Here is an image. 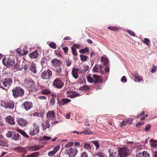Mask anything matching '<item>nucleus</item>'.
I'll use <instances>...</instances> for the list:
<instances>
[{
  "label": "nucleus",
  "mask_w": 157,
  "mask_h": 157,
  "mask_svg": "<svg viewBox=\"0 0 157 157\" xmlns=\"http://www.w3.org/2000/svg\"><path fill=\"white\" fill-rule=\"evenodd\" d=\"M4 78L0 82V88L5 89L4 88H8L10 87L13 83L12 74L9 72H6L4 74Z\"/></svg>",
  "instance_id": "f257e3e1"
},
{
  "label": "nucleus",
  "mask_w": 157,
  "mask_h": 157,
  "mask_svg": "<svg viewBox=\"0 0 157 157\" xmlns=\"http://www.w3.org/2000/svg\"><path fill=\"white\" fill-rule=\"evenodd\" d=\"M86 77L88 81L90 83L94 82L95 84L100 83H102L103 79L99 75H94L91 76L90 74L87 75Z\"/></svg>",
  "instance_id": "f03ea898"
},
{
  "label": "nucleus",
  "mask_w": 157,
  "mask_h": 157,
  "mask_svg": "<svg viewBox=\"0 0 157 157\" xmlns=\"http://www.w3.org/2000/svg\"><path fill=\"white\" fill-rule=\"evenodd\" d=\"M13 95L15 98L22 97L24 94L25 91L20 86H17L12 90Z\"/></svg>",
  "instance_id": "7ed1b4c3"
},
{
  "label": "nucleus",
  "mask_w": 157,
  "mask_h": 157,
  "mask_svg": "<svg viewBox=\"0 0 157 157\" xmlns=\"http://www.w3.org/2000/svg\"><path fill=\"white\" fill-rule=\"evenodd\" d=\"M29 66V64L22 62L16 63L14 66V68L18 70L21 71L24 73H26Z\"/></svg>",
  "instance_id": "20e7f679"
},
{
  "label": "nucleus",
  "mask_w": 157,
  "mask_h": 157,
  "mask_svg": "<svg viewBox=\"0 0 157 157\" xmlns=\"http://www.w3.org/2000/svg\"><path fill=\"white\" fill-rule=\"evenodd\" d=\"M130 154V149L126 147H119L118 149V155L120 157H126Z\"/></svg>",
  "instance_id": "39448f33"
},
{
  "label": "nucleus",
  "mask_w": 157,
  "mask_h": 157,
  "mask_svg": "<svg viewBox=\"0 0 157 157\" xmlns=\"http://www.w3.org/2000/svg\"><path fill=\"white\" fill-rule=\"evenodd\" d=\"M52 75V72L49 69L43 71L41 75V78L44 80L50 79Z\"/></svg>",
  "instance_id": "423d86ee"
},
{
  "label": "nucleus",
  "mask_w": 157,
  "mask_h": 157,
  "mask_svg": "<svg viewBox=\"0 0 157 157\" xmlns=\"http://www.w3.org/2000/svg\"><path fill=\"white\" fill-rule=\"evenodd\" d=\"M65 152L69 157H74L78 153V151L75 148L70 147L67 148L65 150Z\"/></svg>",
  "instance_id": "0eeeda50"
},
{
  "label": "nucleus",
  "mask_w": 157,
  "mask_h": 157,
  "mask_svg": "<svg viewBox=\"0 0 157 157\" xmlns=\"http://www.w3.org/2000/svg\"><path fill=\"white\" fill-rule=\"evenodd\" d=\"M2 62L5 66L8 67L12 66L14 64V60L13 59L10 57L7 59L4 58L2 60Z\"/></svg>",
  "instance_id": "6e6552de"
},
{
  "label": "nucleus",
  "mask_w": 157,
  "mask_h": 157,
  "mask_svg": "<svg viewBox=\"0 0 157 157\" xmlns=\"http://www.w3.org/2000/svg\"><path fill=\"white\" fill-rule=\"evenodd\" d=\"M64 82L59 78H57L55 79L52 83L53 86L58 89L62 88L64 86Z\"/></svg>",
  "instance_id": "1a4fd4ad"
},
{
  "label": "nucleus",
  "mask_w": 157,
  "mask_h": 157,
  "mask_svg": "<svg viewBox=\"0 0 157 157\" xmlns=\"http://www.w3.org/2000/svg\"><path fill=\"white\" fill-rule=\"evenodd\" d=\"M30 134L31 136H34L37 134L39 131V125L36 123L33 124V127L29 129Z\"/></svg>",
  "instance_id": "9d476101"
},
{
  "label": "nucleus",
  "mask_w": 157,
  "mask_h": 157,
  "mask_svg": "<svg viewBox=\"0 0 157 157\" xmlns=\"http://www.w3.org/2000/svg\"><path fill=\"white\" fill-rule=\"evenodd\" d=\"M1 105L5 108H10L13 109L14 107V103L13 101H2L1 102Z\"/></svg>",
  "instance_id": "9b49d317"
},
{
  "label": "nucleus",
  "mask_w": 157,
  "mask_h": 157,
  "mask_svg": "<svg viewBox=\"0 0 157 157\" xmlns=\"http://www.w3.org/2000/svg\"><path fill=\"white\" fill-rule=\"evenodd\" d=\"M43 147V146L41 145H34L29 146L28 149L30 151H34L39 150Z\"/></svg>",
  "instance_id": "f8f14e48"
},
{
  "label": "nucleus",
  "mask_w": 157,
  "mask_h": 157,
  "mask_svg": "<svg viewBox=\"0 0 157 157\" xmlns=\"http://www.w3.org/2000/svg\"><path fill=\"white\" fill-rule=\"evenodd\" d=\"M103 67L101 65H96L94 67L93 71L94 72H99L101 74L104 73V71L102 70Z\"/></svg>",
  "instance_id": "ddd939ff"
},
{
  "label": "nucleus",
  "mask_w": 157,
  "mask_h": 157,
  "mask_svg": "<svg viewBox=\"0 0 157 157\" xmlns=\"http://www.w3.org/2000/svg\"><path fill=\"white\" fill-rule=\"evenodd\" d=\"M55 117V113L53 110L49 111L47 113V117L49 120L53 119Z\"/></svg>",
  "instance_id": "4468645a"
},
{
  "label": "nucleus",
  "mask_w": 157,
  "mask_h": 157,
  "mask_svg": "<svg viewBox=\"0 0 157 157\" xmlns=\"http://www.w3.org/2000/svg\"><path fill=\"white\" fill-rule=\"evenodd\" d=\"M25 109L28 111L33 107V104L30 102L26 101L23 104Z\"/></svg>",
  "instance_id": "2eb2a0df"
},
{
  "label": "nucleus",
  "mask_w": 157,
  "mask_h": 157,
  "mask_svg": "<svg viewBox=\"0 0 157 157\" xmlns=\"http://www.w3.org/2000/svg\"><path fill=\"white\" fill-rule=\"evenodd\" d=\"M67 94H68L67 95V97L72 98L80 95L79 94L75 92L68 91L67 92Z\"/></svg>",
  "instance_id": "dca6fc26"
},
{
  "label": "nucleus",
  "mask_w": 157,
  "mask_h": 157,
  "mask_svg": "<svg viewBox=\"0 0 157 157\" xmlns=\"http://www.w3.org/2000/svg\"><path fill=\"white\" fill-rule=\"evenodd\" d=\"M17 123L20 126L24 127L27 125L28 122L23 118H20L18 119Z\"/></svg>",
  "instance_id": "f3484780"
},
{
  "label": "nucleus",
  "mask_w": 157,
  "mask_h": 157,
  "mask_svg": "<svg viewBox=\"0 0 157 157\" xmlns=\"http://www.w3.org/2000/svg\"><path fill=\"white\" fill-rule=\"evenodd\" d=\"M60 148V147L59 146H56L53 148V151H50L48 153V155L50 157L53 156L58 151Z\"/></svg>",
  "instance_id": "a211bd4d"
},
{
  "label": "nucleus",
  "mask_w": 157,
  "mask_h": 157,
  "mask_svg": "<svg viewBox=\"0 0 157 157\" xmlns=\"http://www.w3.org/2000/svg\"><path fill=\"white\" fill-rule=\"evenodd\" d=\"M29 56L32 59H36L39 56L38 52L37 50H35L32 52L29 53Z\"/></svg>",
  "instance_id": "6ab92c4d"
},
{
  "label": "nucleus",
  "mask_w": 157,
  "mask_h": 157,
  "mask_svg": "<svg viewBox=\"0 0 157 157\" xmlns=\"http://www.w3.org/2000/svg\"><path fill=\"white\" fill-rule=\"evenodd\" d=\"M6 122L10 125H13L15 124V122L14 118L11 116H8L6 118Z\"/></svg>",
  "instance_id": "aec40b11"
},
{
  "label": "nucleus",
  "mask_w": 157,
  "mask_h": 157,
  "mask_svg": "<svg viewBox=\"0 0 157 157\" xmlns=\"http://www.w3.org/2000/svg\"><path fill=\"white\" fill-rule=\"evenodd\" d=\"M51 63L54 66L56 67L61 65L62 63L60 61L56 58L53 59L51 61Z\"/></svg>",
  "instance_id": "412c9836"
},
{
  "label": "nucleus",
  "mask_w": 157,
  "mask_h": 157,
  "mask_svg": "<svg viewBox=\"0 0 157 157\" xmlns=\"http://www.w3.org/2000/svg\"><path fill=\"white\" fill-rule=\"evenodd\" d=\"M79 71V69L78 68H74L72 70V74L75 78L76 79L78 78L79 76L78 72Z\"/></svg>",
  "instance_id": "4be33fe9"
},
{
  "label": "nucleus",
  "mask_w": 157,
  "mask_h": 157,
  "mask_svg": "<svg viewBox=\"0 0 157 157\" xmlns=\"http://www.w3.org/2000/svg\"><path fill=\"white\" fill-rule=\"evenodd\" d=\"M136 157H150V154L147 152L144 151L142 153L139 152L136 154Z\"/></svg>",
  "instance_id": "5701e85b"
},
{
  "label": "nucleus",
  "mask_w": 157,
  "mask_h": 157,
  "mask_svg": "<svg viewBox=\"0 0 157 157\" xmlns=\"http://www.w3.org/2000/svg\"><path fill=\"white\" fill-rule=\"evenodd\" d=\"M71 100L67 98H62L61 100V102L60 103V106H63L71 102Z\"/></svg>",
  "instance_id": "b1692460"
},
{
  "label": "nucleus",
  "mask_w": 157,
  "mask_h": 157,
  "mask_svg": "<svg viewBox=\"0 0 157 157\" xmlns=\"http://www.w3.org/2000/svg\"><path fill=\"white\" fill-rule=\"evenodd\" d=\"M30 69L31 71L34 74H36L37 72L36 64L34 63H32L31 64Z\"/></svg>",
  "instance_id": "393cba45"
},
{
  "label": "nucleus",
  "mask_w": 157,
  "mask_h": 157,
  "mask_svg": "<svg viewBox=\"0 0 157 157\" xmlns=\"http://www.w3.org/2000/svg\"><path fill=\"white\" fill-rule=\"evenodd\" d=\"M49 121L47 120H46L45 124H44V123H41L42 126L43 130H46L47 128H48L50 127V124H49Z\"/></svg>",
  "instance_id": "a878e982"
},
{
  "label": "nucleus",
  "mask_w": 157,
  "mask_h": 157,
  "mask_svg": "<svg viewBox=\"0 0 157 157\" xmlns=\"http://www.w3.org/2000/svg\"><path fill=\"white\" fill-rule=\"evenodd\" d=\"M54 71L56 73V75L58 74L60 75V74L62 73L63 71L62 68L60 67V65L55 67L54 69Z\"/></svg>",
  "instance_id": "bb28decb"
},
{
  "label": "nucleus",
  "mask_w": 157,
  "mask_h": 157,
  "mask_svg": "<svg viewBox=\"0 0 157 157\" xmlns=\"http://www.w3.org/2000/svg\"><path fill=\"white\" fill-rule=\"evenodd\" d=\"M28 88L32 89V90H35L36 89L35 82L32 79L31 83H29L26 86Z\"/></svg>",
  "instance_id": "cd10ccee"
},
{
  "label": "nucleus",
  "mask_w": 157,
  "mask_h": 157,
  "mask_svg": "<svg viewBox=\"0 0 157 157\" xmlns=\"http://www.w3.org/2000/svg\"><path fill=\"white\" fill-rule=\"evenodd\" d=\"M15 149L17 150L18 152H23L24 154H25L27 153L26 149L23 147H17Z\"/></svg>",
  "instance_id": "c85d7f7f"
},
{
  "label": "nucleus",
  "mask_w": 157,
  "mask_h": 157,
  "mask_svg": "<svg viewBox=\"0 0 157 157\" xmlns=\"http://www.w3.org/2000/svg\"><path fill=\"white\" fill-rule=\"evenodd\" d=\"M13 134V136L12 137L11 139L15 141H17L19 140L20 137V135L18 133H16L15 132H12Z\"/></svg>",
  "instance_id": "c756f323"
},
{
  "label": "nucleus",
  "mask_w": 157,
  "mask_h": 157,
  "mask_svg": "<svg viewBox=\"0 0 157 157\" xmlns=\"http://www.w3.org/2000/svg\"><path fill=\"white\" fill-rule=\"evenodd\" d=\"M101 62L103 63L104 66H106L108 65L109 61L107 58L101 57Z\"/></svg>",
  "instance_id": "7c9ffc66"
},
{
  "label": "nucleus",
  "mask_w": 157,
  "mask_h": 157,
  "mask_svg": "<svg viewBox=\"0 0 157 157\" xmlns=\"http://www.w3.org/2000/svg\"><path fill=\"white\" fill-rule=\"evenodd\" d=\"M149 142L151 143V147L153 148L157 149V144L155 143V142H157V140L151 139L149 141Z\"/></svg>",
  "instance_id": "2f4dec72"
},
{
  "label": "nucleus",
  "mask_w": 157,
  "mask_h": 157,
  "mask_svg": "<svg viewBox=\"0 0 157 157\" xmlns=\"http://www.w3.org/2000/svg\"><path fill=\"white\" fill-rule=\"evenodd\" d=\"M7 145L8 143L6 140L0 139V146L5 147L7 146Z\"/></svg>",
  "instance_id": "473e14b6"
},
{
  "label": "nucleus",
  "mask_w": 157,
  "mask_h": 157,
  "mask_svg": "<svg viewBox=\"0 0 157 157\" xmlns=\"http://www.w3.org/2000/svg\"><path fill=\"white\" fill-rule=\"evenodd\" d=\"M40 92L42 94L48 95L51 93V91L49 89H45L42 90Z\"/></svg>",
  "instance_id": "72a5a7b5"
},
{
  "label": "nucleus",
  "mask_w": 157,
  "mask_h": 157,
  "mask_svg": "<svg viewBox=\"0 0 157 157\" xmlns=\"http://www.w3.org/2000/svg\"><path fill=\"white\" fill-rule=\"evenodd\" d=\"M17 131L19 132V133L21 134L22 135H23L24 137H26V138H28L29 137V136L28 135H27L26 133L24 132V131L20 129H17Z\"/></svg>",
  "instance_id": "f704fd0d"
},
{
  "label": "nucleus",
  "mask_w": 157,
  "mask_h": 157,
  "mask_svg": "<svg viewBox=\"0 0 157 157\" xmlns=\"http://www.w3.org/2000/svg\"><path fill=\"white\" fill-rule=\"evenodd\" d=\"M39 154L40 153L39 152H36L29 155H27L26 156L27 157H37L39 155Z\"/></svg>",
  "instance_id": "c9c22d12"
},
{
  "label": "nucleus",
  "mask_w": 157,
  "mask_h": 157,
  "mask_svg": "<svg viewBox=\"0 0 157 157\" xmlns=\"http://www.w3.org/2000/svg\"><path fill=\"white\" fill-rule=\"evenodd\" d=\"M108 29L112 31H118L119 29L118 27L116 26H109L108 27Z\"/></svg>",
  "instance_id": "e433bc0d"
},
{
  "label": "nucleus",
  "mask_w": 157,
  "mask_h": 157,
  "mask_svg": "<svg viewBox=\"0 0 157 157\" xmlns=\"http://www.w3.org/2000/svg\"><path fill=\"white\" fill-rule=\"evenodd\" d=\"M109 152L110 156L112 157H114L116 154V152L114 150L110 149L109 150Z\"/></svg>",
  "instance_id": "4c0bfd02"
},
{
  "label": "nucleus",
  "mask_w": 157,
  "mask_h": 157,
  "mask_svg": "<svg viewBox=\"0 0 157 157\" xmlns=\"http://www.w3.org/2000/svg\"><path fill=\"white\" fill-rule=\"evenodd\" d=\"M93 132L90 131V130L87 128L86 130H85L84 131H82V133L86 135H90L93 134Z\"/></svg>",
  "instance_id": "58836bf2"
},
{
  "label": "nucleus",
  "mask_w": 157,
  "mask_h": 157,
  "mask_svg": "<svg viewBox=\"0 0 157 157\" xmlns=\"http://www.w3.org/2000/svg\"><path fill=\"white\" fill-rule=\"evenodd\" d=\"M56 99L55 97H52L50 99L49 104L51 106H52L55 105Z\"/></svg>",
  "instance_id": "ea45409f"
},
{
  "label": "nucleus",
  "mask_w": 157,
  "mask_h": 157,
  "mask_svg": "<svg viewBox=\"0 0 157 157\" xmlns=\"http://www.w3.org/2000/svg\"><path fill=\"white\" fill-rule=\"evenodd\" d=\"M80 57L81 59V60L82 62L86 61L87 59V58H88V56H84L83 55H80Z\"/></svg>",
  "instance_id": "a19ab883"
},
{
  "label": "nucleus",
  "mask_w": 157,
  "mask_h": 157,
  "mask_svg": "<svg viewBox=\"0 0 157 157\" xmlns=\"http://www.w3.org/2000/svg\"><path fill=\"white\" fill-rule=\"evenodd\" d=\"M72 61L69 58H67L65 60L66 65L68 67L70 66L72 63Z\"/></svg>",
  "instance_id": "79ce46f5"
},
{
  "label": "nucleus",
  "mask_w": 157,
  "mask_h": 157,
  "mask_svg": "<svg viewBox=\"0 0 157 157\" xmlns=\"http://www.w3.org/2000/svg\"><path fill=\"white\" fill-rule=\"evenodd\" d=\"M89 51L88 48H85L83 49H81L79 50V52L80 53H84L88 52Z\"/></svg>",
  "instance_id": "37998d69"
},
{
  "label": "nucleus",
  "mask_w": 157,
  "mask_h": 157,
  "mask_svg": "<svg viewBox=\"0 0 157 157\" xmlns=\"http://www.w3.org/2000/svg\"><path fill=\"white\" fill-rule=\"evenodd\" d=\"M92 143L94 144L96 147V149H98L99 148V142L97 140H92L91 141Z\"/></svg>",
  "instance_id": "c03bdc74"
},
{
  "label": "nucleus",
  "mask_w": 157,
  "mask_h": 157,
  "mask_svg": "<svg viewBox=\"0 0 157 157\" xmlns=\"http://www.w3.org/2000/svg\"><path fill=\"white\" fill-rule=\"evenodd\" d=\"M32 79L30 78H28L24 80V84L26 86L27 85H28L29 83H31L32 82Z\"/></svg>",
  "instance_id": "a18cd8bd"
},
{
  "label": "nucleus",
  "mask_w": 157,
  "mask_h": 157,
  "mask_svg": "<svg viewBox=\"0 0 157 157\" xmlns=\"http://www.w3.org/2000/svg\"><path fill=\"white\" fill-rule=\"evenodd\" d=\"M142 41L145 44H146L147 45L149 46L150 44V41L149 39L147 38H145L144 39V40H143Z\"/></svg>",
  "instance_id": "49530a36"
},
{
  "label": "nucleus",
  "mask_w": 157,
  "mask_h": 157,
  "mask_svg": "<svg viewBox=\"0 0 157 157\" xmlns=\"http://www.w3.org/2000/svg\"><path fill=\"white\" fill-rule=\"evenodd\" d=\"M49 46L50 47L53 49H56L57 46L56 43L53 42H51L49 43Z\"/></svg>",
  "instance_id": "de8ad7c7"
},
{
  "label": "nucleus",
  "mask_w": 157,
  "mask_h": 157,
  "mask_svg": "<svg viewBox=\"0 0 157 157\" xmlns=\"http://www.w3.org/2000/svg\"><path fill=\"white\" fill-rule=\"evenodd\" d=\"M74 143L72 142H69L64 145V147L67 148L71 147L74 145Z\"/></svg>",
  "instance_id": "09e8293b"
},
{
  "label": "nucleus",
  "mask_w": 157,
  "mask_h": 157,
  "mask_svg": "<svg viewBox=\"0 0 157 157\" xmlns=\"http://www.w3.org/2000/svg\"><path fill=\"white\" fill-rule=\"evenodd\" d=\"M143 79L142 77L139 76V75H138V76H136L135 77L134 81L136 82H140V81H143Z\"/></svg>",
  "instance_id": "8fccbe9b"
},
{
  "label": "nucleus",
  "mask_w": 157,
  "mask_h": 157,
  "mask_svg": "<svg viewBox=\"0 0 157 157\" xmlns=\"http://www.w3.org/2000/svg\"><path fill=\"white\" fill-rule=\"evenodd\" d=\"M47 61V59L45 57H43L42 58L41 61V64L43 66L45 64Z\"/></svg>",
  "instance_id": "3c124183"
},
{
  "label": "nucleus",
  "mask_w": 157,
  "mask_h": 157,
  "mask_svg": "<svg viewBox=\"0 0 157 157\" xmlns=\"http://www.w3.org/2000/svg\"><path fill=\"white\" fill-rule=\"evenodd\" d=\"M71 49L72 53L74 56H77L78 55V53L77 52L76 49L73 47H72Z\"/></svg>",
  "instance_id": "603ef678"
},
{
  "label": "nucleus",
  "mask_w": 157,
  "mask_h": 157,
  "mask_svg": "<svg viewBox=\"0 0 157 157\" xmlns=\"http://www.w3.org/2000/svg\"><path fill=\"white\" fill-rule=\"evenodd\" d=\"M90 89V86H87L85 85L84 86L82 87L81 89L82 90L86 91L87 90H88Z\"/></svg>",
  "instance_id": "864d4df0"
},
{
  "label": "nucleus",
  "mask_w": 157,
  "mask_h": 157,
  "mask_svg": "<svg viewBox=\"0 0 157 157\" xmlns=\"http://www.w3.org/2000/svg\"><path fill=\"white\" fill-rule=\"evenodd\" d=\"M12 133V132L10 131H8L6 134V136L8 138L12 137L13 136Z\"/></svg>",
  "instance_id": "5fc2aeb1"
},
{
  "label": "nucleus",
  "mask_w": 157,
  "mask_h": 157,
  "mask_svg": "<svg viewBox=\"0 0 157 157\" xmlns=\"http://www.w3.org/2000/svg\"><path fill=\"white\" fill-rule=\"evenodd\" d=\"M104 154L101 151H99L95 155L98 156L99 157H105Z\"/></svg>",
  "instance_id": "6e6d98bb"
},
{
  "label": "nucleus",
  "mask_w": 157,
  "mask_h": 157,
  "mask_svg": "<svg viewBox=\"0 0 157 157\" xmlns=\"http://www.w3.org/2000/svg\"><path fill=\"white\" fill-rule=\"evenodd\" d=\"M151 128V125L150 124L146 125L145 128V131L146 132H148Z\"/></svg>",
  "instance_id": "4d7b16f0"
},
{
  "label": "nucleus",
  "mask_w": 157,
  "mask_h": 157,
  "mask_svg": "<svg viewBox=\"0 0 157 157\" xmlns=\"http://www.w3.org/2000/svg\"><path fill=\"white\" fill-rule=\"evenodd\" d=\"M62 48L63 50V51L64 53H65V54H67L68 52V48L67 47H62Z\"/></svg>",
  "instance_id": "13d9d810"
},
{
  "label": "nucleus",
  "mask_w": 157,
  "mask_h": 157,
  "mask_svg": "<svg viewBox=\"0 0 157 157\" xmlns=\"http://www.w3.org/2000/svg\"><path fill=\"white\" fill-rule=\"evenodd\" d=\"M51 139V137L44 136L42 137L41 140H50Z\"/></svg>",
  "instance_id": "bf43d9fd"
},
{
  "label": "nucleus",
  "mask_w": 157,
  "mask_h": 157,
  "mask_svg": "<svg viewBox=\"0 0 157 157\" xmlns=\"http://www.w3.org/2000/svg\"><path fill=\"white\" fill-rule=\"evenodd\" d=\"M84 147L87 149H90L91 146L90 145L88 144H85L84 145Z\"/></svg>",
  "instance_id": "052dcab7"
},
{
  "label": "nucleus",
  "mask_w": 157,
  "mask_h": 157,
  "mask_svg": "<svg viewBox=\"0 0 157 157\" xmlns=\"http://www.w3.org/2000/svg\"><path fill=\"white\" fill-rule=\"evenodd\" d=\"M41 113L39 112H35L33 114V115L35 117H40L41 116Z\"/></svg>",
  "instance_id": "680f3d73"
},
{
  "label": "nucleus",
  "mask_w": 157,
  "mask_h": 157,
  "mask_svg": "<svg viewBox=\"0 0 157 157\" xmlns=\"http://www.w3.org/2000/svg\"><path fill=\"white\" fill-rule=\"evenodd\" d=\"M127 32L131 35L134 36H135V34L133 31L130 30H128Z\"/></svg>",
  "instance_id": "e2e57ef3"
},
{
  "label": "nucleus",
  "mask_w": 157,
  "mask_h": 157,
  "mask_svg": "<svg viewBox=\"0 0 157 157\" xmlns=\"http://www.w3.org/2000/svg\"><path fill=\"white\" fill-rule=\"evenodd\" d=\"M89 69V66L87 65H85L83 68V70L85 71V72H86V71H88Z\"/></svg>",
  "instance_id": "0e129e2a"
},
{
  "label": "nucleus",
  "mask_w": 157,
  "mask_h": 157,
  "mask_svg": "<svg viewBox=\"0 0 157 157\" xmlns=\"http://www.w3.org/2000/svg\"><path fill=\"white\" fill-rule=\"evenodd\" d=\"M79 73L80 74H81L82 75H85L86 74V72L84 71L83 69H81V70H79Z\"/></svg>",
  "instance_id": "69168bd1"
},
{
  "label": "nucleus",
  "mask_w": 157,
  "mask_h": 157,
  "mask_svg": "<svg viewBox=\"0 0 157 157\" xmlns=\"http://www.w3.org/2000/svg\"><path fill=\"white\" fill-rule=\"evenodd\" d=\"M102 117H98L97 119V122L98 123L100 124L102 122Z\"/></svg>",
  "instance_id": "338daca9"
},
{
  "label": "nucleus",
  "mask_w": 157,
  "mask_h": 157,
  "mask_svg": "<svg viewBox=\"0 0 157 157\" xmlns=\"http://www.w3.org/2000/svg\"><path fill=\"white\" fill-rule=\"evenodd\" d=\"M126 124H127L126 122V121H124L120 124V126L122 128Z\"/></svg>",
  "instance_id": "774afa93"
}]
</instances>
